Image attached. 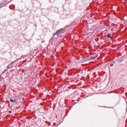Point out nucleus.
<instances>
[{"mask_svg":"<svg viewBox=\"0 0 127 127\" xmlns=\"http://www.w3.org/2000/svg\"><path fill=\"white\" fill-rule=\"evenodd\" d=\"M64 31V29H60V30L57 31L56 33L54 34V37H55V36H57V37H58V34H60L62 31Z\"/></svg>","mask_w":127,"mask_h":127,"instance_id":"nucleus-1","label":"nucleus"},{"mask_svg":"<svg viewBox=\"0 0 127 127\" xmlns=\"http://www.w3.org/2000/svg\"><path fill=\"white\" fill-rule=\"evenodd\" d=\"M25 57H26V56H22L20 58L17 59L16 61H15L14 62H17V61H18V60H20L21 59H24V58H25Z\"/></svg>","mask_w":127,"mask_h":127,"instance_id":"nucleus-2","label":"nucleus"},{"mask_svg":"<svg viewBox=\"0 0 127 127\" xmlns=\"http://www.w3.org/2000/svg\"><path fill=\"white\" fill-rule=\"evenodd\" d=\"M11 65H12V63H11L10 64H9L7 66V69H10Z\"/></svg>","mask_w":127,"mask_h":127,"instance_id":"nucleus-3","label":"nucleus"},{"mask_svg":"<svg viewBox=\"0 0 127 127\" xmlns=\"http://www.w3.org/2000/svg\"><path fill=\"white\" fill-rule=\"evenodd\" d=\"M16 100H12V99L10 98V102H11V103H15Z\"/></svg>","mask_w":127,"mask_h":127,"instance_id":"nucleus-4","label":"nucleus"},{"mask_svg":"<svg viewBox=\"0 0 127 127\" xmlns=\"http://www.w3.org/2000/svg\"><path fill=\"white\" fill-rule=\"evenodd\" d=\"M53 38H52L50 40L49 42H50L51 43H52V42H53Z\"/></svg>","mask_w":127,"mask_h":127,"instance_id":"nucleus-5","label":"nucleus"},{"mask_svg":"<svg viewBox=\"0 0 127 127\" xmlns=\"http://www.w3.org/2000/svg\"><path fill=\"white\" fill-rule=\"evenodd\" d=\"M112 35H111V34H108L107 35V37L108 38H111V36Z\"/></svg>","mask_w":127,"mask_h":127,"instance_id":"nucleus-6","label":"nucleus"},{"mask_svg":"<svg viewBox=\"0 0 127 127\" xmlns=\"http://www.w3.org/2000/svg\"><path fill=\"white\" fill-rule=\"evenodd\" d=\"M110 65L111 66V67H113V66H114V64H110Z\"/></svg>","mask_w":127,"mask_h":127,"instance_id":"nucleus-7","label":"nucleus"},{"mask_svg":"<svg viewBox=\"0 0 127 127\" xmlns=\"http://www.w3.org/2000/svg\"><path fill=\"white\" fill-rule=\"evenodd\" d=\"M95 58H96V57H94L93 59H95Z\"/></svg>","mask_w":127,"mask_h":127,"instance_id":"nucleus-8","label":"nucleus"},{"mask_svg":"<svg viewBox=\"0 0 127 127\" xmlns=\"http://www.w3.org/2000/svg\"><path fill=\"white\" fill-rule=\"evenodd\" d=\"M125 0L126 1H127V0Z\"/></svg>","mask_w":127,"mask_h":127,"instance_id":"nucleus-9","label":"nucleus"}]
</instances>
